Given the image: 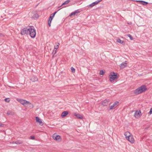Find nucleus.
Wrapping results in <instances>:
<instances>
[{
	"label": "nucleus",
	"mask_w": 152,
	"mask_h": 152,
	"mask_svg": "<svg viewBox=\"0 0 152 152\" xmlns=\"http://www.w3.org/2000/svg\"><path fill=\"white\" fill-rule=\"evenodd\" d=\"M147 90L145 85H142L135 89L134 91V93L136 94H138L143 92H145Z\"/></svg>",
	"instance_id": "f257e3e1"
},
{
	"label": "nucleus",
	"mask_w": 152,
	"mask_h": 152,
	"mask_svg": "<svg viewBox=\"0 0 152 152\" xmlns=\"http://www.w3.org/2000/svg\"><path fill=\"white\" fill-rule=\"evenodd\" d=\"M29 34L31 37L32 38H34L36 36V33L35 30L33 26L29 27Z\"/></svg>",
	"instance_id": "f03ea898"
},
{
	"label": "nucleus",
	"mask_w": 152,
	"mask_h": 152,
	"mask_svg": "<svg viewBox=\"0 0 152 152\" xmlns=\"http://www.w3.org/2000/svg\"><path fill=\"white\" fill-rule=\"evenodd\" d=\"M117 73L116 72H113L110 73V81L111 82L114 80L115 79L117 78Z\"/></svg>",
	"instance_id": "7ed1b4c3"
},
{
	"label": "nucleus",
	"mask_w": 152,
	"mask_h": 152,
	"mask_svg": "<svg viewBox=\"0 0 152 152\" xmlns=\"http://www.w3.org/2000/svg\"><path fill=\"white\" fill-rule=\"evenodd\" d=\"M17 100L24 106H27V104H30V102L21 99H17Z\"/></svg>",
	"instance_id": "20e7f679"
},
{
	"label": "nucleus",
	"mask_w": 152,
	"mask_h": 152,
	"mask_svg": "<svg viewBox=\"0 0 152 152\" xmlns=\"http://www.w3.org/2000/svg\"><path fill=\"white\" fill-rule=\"evenodd\" d=\"M29 27H27L21 29L20 32V34L22 35L28 34L29 31Z\"/></svg>",
	"instance_id": "39448f33"
},
{
	"label": "nucleus",
	"mask_w": 152,
	"mask_h": 152,
	"mask_svg": "<svg viewBox=\"0 0 152 152\" xmlns=\"http://www.w3.org/2000/svg\"><path fill=\"white\" fill-rule=\"evenodd\" d=\"M52 137L53 139L56 140H59L61 139L60 136L57 135L56 134H54L53 135Z\"/></svg>",
	"instance_id": "423d86ee"
},
{
	"label": "nucleus",
	"mask_w": 152,
	"mask_h": 152,
	"mask_svg": "<svg viewBox=\"0 0 152 152\" xmlns=\"http://www.w3.org/2000/svg\"><path fill=\"white\" fill-rule=\"evenodd\" d=\"M102 0H97V1H95L94 2L92 3V4L89 5L88 7H92L95 5L99 3Z\"/></svg>",
	"instance_id": "0eeeda50"
},
{
	"label": "nucleus",
	"mask_w": 152,
	"mask_h": 152,
	"mask_svg": "<svg viewBox=\"0 0 152 152\" xmlns=\"http://www.w3.org/2000/svg\"><path fill=\"white\" fill-rule=\"evenodd\" d=\"M36 120L37 122L40 125L42 126L43 125V123L42 122L41 120L38 117H36Z\"/></svg>",
	"instance_id": "6e6552de"
},
{
	"label": "nucleus",
	"mask_w": 152,
	"mask_h": 152,
	"mask_svg": "<svg viewBox=\"0 0 152 152\" xmlns=\"http://www.w3.org/2000/svg\"><path fill=\"white\" fill-rule=\"evenodd\" d=\"M141 113V112L140 111H137L134 113V116L135 117L137 118L140 116Z\"/></svg>",
	"instance_id": "1a4fd4ad"
},
{
	"label": "nucleus",
	"mask_w": 152,
	"mask_h": 152,
	"mask_svg": "<svg viewBox=\"0 0 152 152\" xmlns=\"http://www.w3.org/2000/svg\"><path fill=\"white\" fill-rule=\"evenodd\" d=\"M109 101V100L105 99L102 102V104L104 106H107Z\"/></svg>",
	"instance_id": "9d476101"
},
{
	"label": "nucleus",
	"mask_w": 152,
	"mask_h": 152,
	"mask_svg": "<svg viewBox=\"0 0 152 152\" xmlns=\"http://www.w3.org/2000/svg\"><path fill=\"white\" fill-rule=\"evenodd\" d=\"M127 140L132 143H133L134 142V140L132 136H130L129 137H128Z\"/></svg>",
	"instance_id": "9b49d317"
},
{
	"label": "nucleus",
	"mask_w": 152,
	"mask_h": 152,
	"mask_svg": "<svg viewBox=\"0 0 152 152\" xmlns=\"http://www.w3.org/2000/svg\"><path fill=\"white\" fill-rule=\"evenodd\" d=\"M118 104V102L116 101L110 107V109L111 110L113 109L114 108V107L115 106L117 105Z\"/></svg>",
	"instance_id": "f8f14e48"
},
{
	"label": "nucleus",
	"mask_w": 152,
	"mask_h": 152,
	"mask_svg": "<svg viewBox=\"0 0 152 152\" xmlns=\"http://www.w3.org/2000/svg\"><path fill=\"white\" fill-rule=\"evenodd\" d=\"M80 12L79 10H75L74 12L71 13L69 15V16L71 17L72 15H75L76 14H78Z\"/></svg>",
	"instance_id": "ddd939ff"
},
{
	"label": "nucleus",
	"mask_w": 152,
	"mask_h": 152,
	"mask_svg": "<svg viewBox=\"0 0 152 152\" xmlns=\"http://www.w3.org/2000/svg\"><path fill=\"white\" fill-rule=\"evenodd\" d=\"M68 112L67 111H64L61 114V116L62 118H64L68 114Z\"/></svg>",
	"instance_id": "4468645a"
},
{
	"label": "nucleus",
	"mask_w": 152,
	"mask_h": 152,
	"mask_svg": "<svg viewBox=\"0 0 152 152\" xmlns=\"http://www.w3.org/2000/svg\"><path fill=\"white\" fill-rule=\"evenodd\" d=\"M116 42H117L121 44L124 45L125 44V42L123 40H121L120 39L118 38L116 39Z\"/></svg>",
	"instance_id": "2eb2a0df"
},
{
	"label": "nucleus",
	"mask_w": 152,
	"mask_h": 152,
	"mask_svg": "<svg viewBox=\"0 0 152 152\" xmlns=\"http://www.w3.org/2000/svg\"><path fill=\"white\" fill-rule=\"evenodd\" d=\"M127 66V64L126 63L123 62L120 65V66L121 68L123 69L126 67Z\"/></svg>",
	"instance_id": "dca6fc26"
},
{
	"label": "nucleus",
	"mask_w": 152,
	"mask_h": 152,
	"mask_svg": "<svg viewBox=\"0 0 152 152\" xmlns=\"http://www.w3.org/2000/svg\"><path fill=\"white\" fill-rule=\"evenodd\" d=\"M136 1L139 2L140 4L144 5H145L148 4V2L143 1Z\"/></svg>",
	"instance_id": "f3484780"
},
{
	"label": "nucleus",
	"mask_w": 152,
	"mask_h": 152,
	"mask_svg": "<svg viewBox=\"0 0 152 152\" xmlns=\"http://www.w3.org/2000/svg\"><path fill=\"white\" fill-rule=\"evenodd\" d=\"M124 135L127 140L128 139V137H129L131 136L130 133L128 132H125L124 134Z\"/></svg>",
	"instance_id": "a211bd4d"
},
{
	"label": "nucleus",
	"mask_w": 152,
	"mask_h": 152,
	"mask_svg": "<svg viewBox=\"0 0 152 152\" xmlns=\"http://www.w3.org/2000/svg\"><path fill=\"white\" fill-rule=\"evenodd\" d=\"M38 80V78L36 77L33 76L31 78V80L32 82H35L37 81Z\"/></svg>",
	"instance_id": "6ab92c4d"
},
{
	"label": "nucleus",
	"mask_w": 152,
	"mask_h": 152,
	"mask_svg": "<svg viewBox=\"0 0 152 152\" xmlns=\"http://www.w3.org/2000/svg\"><path fill=\"white\" fill-rule=\"evenodd\" d=\"M57 12V11H56L53 13L51 14V15H50V17H49V20H52L54 16L56 14V13Z\"/></svg>",
	"instance_id": "aec40b11"
},
{
	"label": "nucleus",
	"mask_w": 152,
	"mask_h": 152,
	"mask_svg": "<svg viewBox=\"0 0 152 152\" xmlns=\"http://www.w3.org/2000/svg\"><path fill=\"white\" fill-rule=\"evenodd\" d=\"M75 115L79 119H82L83 118V116L79 114H75Z\"/></svg>",
	"instance_id": "412c9836"
},
{
	"label": "nucleus",
	"mask_w": 152,
	"mask_h": 152,
	"mask_svg": "<svg viewBox=\"0 0 152 152\" xmlns=\"http://www.w3.org/2000/svg\"><path fill=\"white\" fill-rule=\"evenodd\" d=\"M39 15L37 14L36 13L33 15V18L35 19H37L39 18Z\"/></svg>",
	"instance_id": "4be33fe9"
},
{
	"label": "nucleus",
	"mask_w": 152,
	"mask_h": 152,
	"mask_svg": "<svg viewBox=\"0 0 152 152\" xmlns=\"http://www.w3.org/2000/svg\"><path fill=\"white\" fill-rule=\"evenodd\" d=\"M70 1L69 0L66 1L64 3H63L61 6H60L59 7H58L59 8L60 7H61L62 5L66 4L70 2Z\"/></svg>",
	"instance_id": "5701e85b"
},
{
	"label": "nucleus",
	"mask_w": 152,
	"mask_h": 152,
	"mask_svg": "<svg viewBox=\"0 0 152 152\" xmlns=\"http://www.w3.org/2000/svg\"><path fill=\"white\" fill-rule=\"evenodd\" d=\"M7 114L8 115H12L14 114V113L11 111H9L7 112Z\"/></svg>",
	"instance_id": "b1692460"
},
{
	"label": "nucleus",
	"mask_w": 152,
	"mask_h": 152,
	"mask_svg": "<svg viewBox=\"0 0 152 152\" xmlns=\"http://www.w3.org/2000/svg\"><path fill=\"white\" fill-rule=\"evenodd\" d=\"M29 105V106L28 107L30 108H32L34 107V105L33 104H31L30 102V104H27V105Z\"/></svg>",
	"instance_id": "393cba45"
},
{
	"label": "nucleus",
	"mask_w": 152,
	"mask_h": 152,
	"mask_svg": "<svg viewBox=\"0 0 152 152\" xmlns=\"http://www.w3.org/2000/svg\"><path fill=\"white\" fill-rule=\"evenodd\" d=\"M12 143H15L17 144H22V142H19L18 141H17V142H12Z\"/></svg>",
	"instance_id": "a878e982"
},
{
	"label": "nucleus",
	"mask_w": 152,
	"mask_h": 152,
	"mask_svg": "<svg viewBox=\"0 0 152 152\" xmlns=\"http://www.w3.org/2000/svg\"><path fill=\"white\" fill-rule=\"evenodd\" d=\"M104 72L103 71V70H101L99 72V75H103L104 74Z\"/></svg>",
	"instance_id": "bb28decb"
},
{
	"label": "nucleus",
	"mask_w": 152,
	"mask_h": 152,
	"mask_svg": "<svg viewBox=\"0 0 152 152\" xmlns=\"http://www.w3.org/2000/svg\"><path fill=\"white\" fill-rule=\"evenodd\" d=\"M58 45H57L56 46H55L54 47V50H57V49L58 48V45H59V43H58Z\"/></svg>",
	"instance_id": "cd10ccee"
},
{
	"label": "nucleus",
	"mask_w": 152,
	"mask_h": 152,
	"mask_svg": "<svg viewBox=\"0 0 152 152\" xmlns=\"http://www.w3.org/2000/svg\"><path fill=\"white\" fill-rule=\"evenodd\" d=\"M127 36L129 37L130 39L131 40H132L133 39V37L130 34H128L127 35Z\"/></svg>",
	"instance_id": "c85d7f7f"
},
{
	"label": "nucleus",
	"mask_w": 152,
	"mask_h": 152,
	"mask_svg": "<svg viewBox=\"0 0 152 152\" xmlns=\"http://www.w3.org/2000/svg\"><path fill=\"white\" fill-rule=\"evenodd\" d=\"M71 70L72 71V72H75V70L74 68H73V67H71Z\"/></svg>",
	"instance_id": "c756f323"
},
{
	"label": "nucleus",
	"mask_w": 152,
	"mask_h": 152,
	"mask_svg": "<svg viewBox=\"0 0 152 152\" xmlns=\"http://www.w3.org/2000/svg\"><path fill=\"white\" fill-rule=\"evenodd\" d=\"M5 101L7 102H10V100L9 98H6L4 99Z\"/></svg>",
	"instance_id": "7c9ffc66"
},
{
	"label": "nucleus",
	"mask_w": 152,
	"mask_h": 152,
	"mask_svg": "<svg viewBox=\"0 0 152 152\" xmlns=\"http://www.w3.org/2000/svg\"><path fill=\"white\" fill-rule=\"evenodd\" d=\"M52 20H49V19L48 21V25L49 26H51L50 24L51 23Z\"/></svg>",
	"instance_id": "2f4dec72"
},
{
	"label": "nucleus",
	"mask_w": 152,
	"mask_h": 152,
	"mask_svg": "<svg viewBox=\"0 0 152 152\" xmlns=\"http://www.w3.org/2000/svg\"><path fill=\"white\" fill-rule=\"evenodd\" d=\"M30 139L32 140H34L35 139V137L34 136H31L30 137Z\"/></svg>",
	"instance_id": "473e14b6"
},
{
	"label": "nucleus",
	"mask_w": 152,
	"mask_h": 152,
	"mask_svg": "<svg viewBox=\"0 0 152 152\" xmlns=\"http://www.w3.org/2000/svg\"><path fill=\"white\" fill-rule=\"evenodd\" d=\"M56 50H54L53 51L52 54H53V55H54L56 53Z\"/></svg>",
	"instance_id": "72a5a7b5"
},
{
	"label": "nucleus",
	"mask_w": 152,
	"mask_h": 152,
	"mask_svg": "<svg viewBox=\"0 0 152 152\" xmlns=\"http://www.w3.org/2000/svg\"><path fill=\"white\" fill-rule=\"evenodd\" d=\"M149 113L150 114H152V108H151L149 112Z\"/></svg>",
	"instance_id": "f704fd0d"
},
{
	"label": "nucleus",
	"mask_w": 152,
	"mask_h": 152,
	"mask_svg": "<svg viewBox=\"0 0 152 152\" xmlns=\"http://www.w3.org/2000/svg\"><path fill=\"white\" fill-rule=\"evenodd\" d=\"M4 124H0V127H2L4 126Z\"/></svg>",
	"instance_id": "c9c22d12"
},
{
	"label": "nucleus",
	"mask_w": 152,
	"mask_h": 152,
	"mask_svg": "<svg viewBox=\"0 0 152 152\" xmlns=\"http://www.w3.org/2000/svg\"><path fill=\"white\" fill-rule=\"evenodd\" d=\"M4 36L2 34H0V36Z\"/></svg>",
	"instance_id": "e433bc0d"
}]
</instances>
